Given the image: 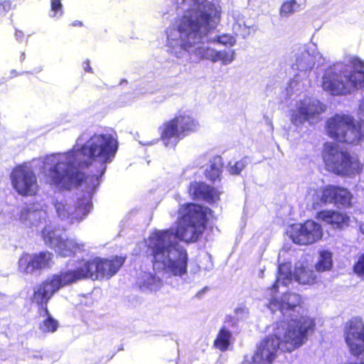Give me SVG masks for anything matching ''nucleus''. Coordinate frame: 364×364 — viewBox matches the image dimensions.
Instances as JSON below:
<instances>
[{
	"instance_id": "c9c22d12",
	"label": "nucleus",
	"mask_w": 364,
	"mask_h": 364,
	"mask_svg": "<svg viewBox=\"0 0 364 364\" xmlns=\"http://www.w3.org/2000/svg\"><path fill=\"white\" fill-rule=\"evenodd\" d=\"M26 58V53L25 52H21V55H20V61L21 62H23Z\"/></svg>"
},
{
	"instance_id": "6e6552de",
	"label": "nucleus",
	"mask_w": 364,
	"mask_h": 364,
	"mask_svg": "<svg viewBox=\"0 0 364 364\" xmlns=\"http://www.w3.org/2000/svg\"><path fill=\"white\" fill-rule=\"evenodd\" d=\"M358 86L364 87V71L348 72L328 68L322 77L323 90L334 96L350 94Z\"/></svg>"
},
{
	"instance_id": "a211bd4d",
	"label": "nucleus",
	"mask_w": 364,
	"mask_h": 364,
	"mask_svg": "<svg viewBox=\"0 0 364 364\" xmlns=\"http://www.w3.org/2000/svg\"><path fill=\"white\" fill-rule=\"evenodd\" d=\"M188 193L193 200H203L213 203L220 200V192L215 187L202 181H193L188 188Z\"/></svg>"
},
{
	"instance_id": "473e14b6",
	"label": "nucleus",
	"mask_w": 364,
	"mask_h": 364,
	"mask_svg": "<svg viewBox=\"0 0 364 364\" xmlns=\"http://www.w3.org/2000/svg\"><path fill=\"white\" fill-rule=\"evenodd\" d=\"M83 69L87 73H92V69L90 66V61L88 60L83 63Z\"/></svg>"
},
{
	"instance_id": "2eb2a0df",
	"label": "nucleus",
	"mask_w": 364,
	"mask_h": 364,
	"mask_svg": "<svg viewBox=\"0 0 364 364\" xmlns=\"http://www.w3.org/2000/svg\"><path fill=\"white\" fill-rule=\"evenodd\" d=\"M92 206L90 198L86 197L78 198L75 203L68 208L62 202L55 203L58 216L63 219L69 220L71 223H80L84 220L90 211Z\"/></svg>"
},
{
	"instance_id": "412c9836",
	"label": "nucleus",
	"mask_w": 364,
	"mask_h": 364,
	"mask_svg": "<svg viewBox=\"0 0 364 364\" xmlns=\"http://www.w3.org/2000/svg\"><path fill=\"white\" fill-rule=\"evenodd\" d=\"M294 278L301 284L312 285L317 282V277L314 272L303 264L295 267Z\"/></svg>"
},
{
	"instance_id": "9b49d317",
	"label": "nucleus",
	"mask_w": 364,
	"mask_h": 364,
	"mask_svg": "<svg viewBox=\"0 0 364 364\" xmlns=\"http://www.w3.org/2000/svg\"><path fill=\"white\" fill-rule=\"evenodd\" d=\"M41 233L45 243L50 247L55 248L57 253L62 257H73L84 250L83 242L73 238L64 239L55 228L45 227Z\"/></svg>"
},
{
	"instance_id": "4c0bfd02",
	"label": "nucleus",
	"mask_w": 364,
	"mask_h": 364,
	"mask_svg": "<svg viewBox=\"0 0 364 364\" xmlns=\"http://www.w3.org/2000/svg\"><path fill=\"white\" fill-rule=\"evenodd\" d=\"M361 232L364 235V225L360 227Z\"/></svg>"
},
{
	"instance_id": "b1692460",
	"label": "nucleus",
	"mask_w": 364,
	"mask_h": 364,
	"mask_svg": "<svg viewBox=\"0 0 364 364\" xmlns=\"http://www.w3.org/2000/svg\"><path fill=\"white\" fill-rule=\"evenodd\" d=\"M44 316H46V318L39 324V329L46 333L55 332L58 328V321L52 317L48 310V313H44Z\"/></svg>"
},
{
	"instance_id": "ea45409f",
	"label": "nucleus",
	"mask_w": 364,
	"mask_h": 364,
	"mask_svg": "<svg viewBox=\"0 0 364 364\" xmlns=\"http://www.w3.org/2000/svg\"><path fill=\"white\" fill-rule=\"evenodd\" d=\"M359 63H360L362 65H363V63L362 61L359 60Z\"/></svg>"
},
{
	"instance_id": "a878e982",
	"label": "nucleus",
	"mask_w": 364,
	"mask_h": 364,
	"mask_svg": "<svg viewBox=\"0 0 364 364\" xmlns=\"http://www.w3.org/2000/svg\"><path fill=\"white\" fill-rule=\"evenodd\" d=\"M299 4L296 0L284 1L280 6L279 15L284 17L291 15L299 10Z\"/></svg>"
},
{
	"instance_id": "6ab92c4d",
	"label": "nucleus",
	"mask_w": 364,
	"mask_h": 364,
	"mask_svg": "<svg viewBox=\"0 0 364 364\" xmlns=\"http://www.w3.org/2000/svg\"><path fill=\"white\" fill-rule=\"evenodd\" d=\"M316 218L338 230L348 227L350 222V217L346 213L335 210H320L316 213Z\"/></svg>"
},
{
	"instance_id": "393cba45",
	"label": "nucleus",
	"mask_w": 364,
	"mask_h": 364,
	"mask_svg": "<svg viewBox=\"0 0 364 364\" xmlns=\"http://www.w3.org/2000/svg\"><path fill=\"white\" fill-rule=\"evenodd\" d=\"M294 277L291 267L285 264H280L278 268L277 281H281V283L285 286L289 284Z\"/></svg>"
},
{
	"instance_id": "dca6fc26",
	"label": "nucleus",
	"mask_w": 364,
	"mask_h": 364,
	"mask_svg": "<svg viewBox=\"0 0 364 364\" xmlns=\"http://www.w3.org/2000/svg\"><path fill=\"white\" fill-rule=\"evenodd\" d=\"M320 195L318 196L321 204L326 205L332 203L336 206L349 208L352 205L353 195L350 191L343 186L335 185H327L319 190Z\"/></svg>"
},
{
	"instance_id": "7c9ffc66",
	"label": "nucleus",
	"mask_w": 364,
	"mask_h": 364,
	"mask_svg": "<svg viewBox=\"0 0 364 364\" xmlns=\"http://www.w3.org/2000/svg\"><path fill=\"white\" fill-rule=\"evenodd\" d=\"M50 10L53 12V17L61 16L63 14L61 0H50Z\"/></svg>"
},
{
	"instance_id": "58836bf2",
	"label": "nucleus",
	"mask_w": 364,
	"mask_h": 364,
	"mask_svg": "<svg viewBox=\"0 0 364 364\" xmlns=\"http://www.w3.org/2000/svg\"><path fill=\"white\" fill-rule=\"evenodd\" d=\"M148 279H149H149H150V280H154V278L153 277H151V276H149V277H148Z\"/></svg>"
},
{
	"instance_id": "c85d7f7f",
	"label": "nucleus",
	"mask_w": 364,
	"mask_h": 364,
	"mask_svg": "<svg viewBox=\"0 0 364 364\" xmlns=\"http://www.w3.org/2000/svg\"><path fill=\"white\" fill-rule=\"evenodd\" d=\"M353 272L364 280V252L361 253L353 266Z\"/></svg>"
},
{
	"instance_id": "423d86ee",
	"label": "nucleus",
	"mask_w": 364,
	"mask_h": 364,
	"mask_svg": "<svg viewBox=\"0 0 364 364\" xmlns=\"http://www.w3.org/2000/svg\"><path fill=\"white\" fill-rule=\"evenodd\" d=\"M326 131L329 137L338 143L356 145L364 140L362 123L349 114H336L328 118Z\"/></svg>"
},
{
	"instance_id": "2f4dec72",
	"label": "nucleus",
	"mask_w": 364,
	"mask_h": 364,
	"mask_svg": "<svg viewBox=\"0 0 364 364\" xmlns=\"http://www.w3.org/2000/svg\"><path fill=\"white\" fill-rule=\"evenodd\" d=\"M11 9V3L10 1H3L0 2V18L4 16Z\"/></svg>"
},
{
	"instance_id": "ddd939ff",
	"label": "nucleus",
	"mask_w": 364,
	"mask_h": 364,
	"mask_svg": "<svg viewBox=\"0 0 364 364\" xmlns=\"http://www.w3.org/2000/svg\"><path fill=\"white\" fill-rule=\"evenodd\" d=\"M326 109V107L318 100L304 98L299 102V105L291 115V122L299 126L308 121L314 123L321 119V114Z\"/></svg>"
},
{
	"instance_id": "39448f33",
	"label": "nucleus",
	"mask_w": 364,
	"mask_h": 364,
	"mask_svg": "<svg viewBox=\"0 0 364 364\" xmlns=\"http://www.w3.org/2000/svg\"><path fill=\"white\" fill-rule=\"evenodd\" d=\"M125 258L114 256L110 258L95 257L93 259H81L77 262V267L71 270L75 282L85 279H109L122 267Z\"/></svg>"
},
{
	"instance_id": "4468645a",
	"label": "nucleus",
	"mask_w": 364,
	"mask_h": 364,
	"mask_svg": "<svg viewBox=\"0 0 364 364\" xmlns=\"http://www.w3.org/2000/svg\"><path fill=\"white\" fill-rule=\"evenodd\" d=\"M11 183L16 192L23 196H33L37 190L34 172L23 165L16 166L11 174Z\"/></svg>"
},
{
	"instance_id": "72a5a7b5",
	"label": "nucleus",
	"mask_w": 364,
	"mask_h": 364,
	"mask_svg": "<svg viewBox=\"0 0 364 364\" xmlns=\"http://www.w3.org/2000/svg\"><path fill=\"white\" fill-rule=\"evenodd\" d=\"M279 282H281V281H277V278L275 282H274V284L272 286V289H274L275 291H277V289L279 287V284H278Z\"/></svg>"
},
{
	"instance_id": "cd10ccee",
	"label": "nucleus",
	"mask_w": 364,
	"mask_h": 364,
	"mask_svg": "<svg viewBox=\"0 0 364 364\" xmlns=\"http://www.w3.org/2000/svg\"><path fill=\"white\" fill-rule=\"evenodd\" d=\"M214 43H218L225 46H232L235 44V38L230 34L218 35L212 40Z\"/></svg>"
},
{
	"instance_id": "7ed1b4c3",
	"label": "nucleus",
	"mask_w": 364,
	"mask_h": 364,
	"mask_svg": "<svg viewBox=\"0 0 364 364\" xmlns=\"http://www.w3.org/2000/svg\"><path fill=\"white\" fill-rule=\"evenodd\" d=\"M296 305L272 299L269 308H277L283 319L276 323L274 335H270L259 343L252 356V364H272L280 348L283 352L291 353L303 346L310 333L314 331L315 321L308 316L293 318Z\"/></svg>"
},
{
	"instance_id": "4be33fe9",
	"label": "nucleus",
	"mask_w": 364,
	"mask_h": 364,
	"mask_svg": "<svg viewBox=\"0 0 364 364\" xmlns=\"http://www.w3.org/2000/svg\"><path fill=\"white\" fill-rule=\"evenodd\" d=\"M318 272L330 271L333 267V254L327 250L319 251L318 261L315 264Z\"/></svg>"
},
{
	"instance_id": "e433bc0d",
	"label": "nucleus",
	"mask_w": 364,
	"mask_h": 364,
	"mask_svg": "<svg viewBox=\"0 0 364 364\" xmlns=\"http://www.w3.org/2000/svg\"><path fill=\"white\" fill-rule=\"evenodd\" d=\"M23 33L21 31H16V36H17V38H20L21 36H23Z\"/></svg>"
},
{
	"instance_id": "1a4fd4ad",
	"label": "nucleus",
	"mask_w": 364,
	"mask_h": 364,
	"mask_svg": "<svg viewBox=\"0 0 364 364\" xmlns=\"http://www.w3.org/2000/svg\"><path fill=\"white\" fill-rule=\"evenodd\" d=\"M199 127L198 121L193 115L178 112L174 117L166 121L159 127L160 139L167 146L172 139L178 141L196 132Z\"/></svg>"
},
{
	"instance_id": "5701e85b",
	"label": "nucleus",
	"mask_w": 364,
	"mask_h": 364,
	"mask_svg": "<svg viewBox=\"0 0 364 364\" xmlns=\"http://www.w3.org/2000/svg\"><path fill=\"white\" fill-rule=\"evenodd\" d=\"M231 332L225 326L219 330V332L214 340L213 346L220 351H225L230 344Z\"/></svg>"
},
{
	"instance_id": "f03ea898",
	"label": "nucleus",
	"mask_w": 364,
	"mask_h": 364,
	"mask_svg": "<svg viewBox=\"0 0 364 364\" xmlns=\"http://www.w3.org/2000/svg\"><path fill=\"white\" fill-rule=\"evenodd\" d=\"M117 150L118 141L112 134H95L80 147L60 154L48 170V182L60 190L70 191L86 181L87 176L80 169L88 168L94 161L100 163L97 173L93 176L98 180Z\"/></svg>"
},
{
	"instance_id": "f3484780",
	"label": "nucleus",
	"mask_w": 364,
	"mask_h": 364,
	"mask_svg": "<svg viewBox=\"0 0 364 364\" xmlns=\"http://www.w3.org/2000/svg\"><path fill=\"white\" fill-rule=\"evenodd\" d=\"M53 257V253L48 251H42L32 255L23 254L19 258L18 267L26 273H33L37 270L49 268Z\"/></svg>"
},
{
	"instance_id": "9d476101",
	"label": "nucleus",
	"mask_w": 364,
	"mask_h": 364,
	"mask_svg": "<svg viewBox=\"0 0 364 364\" xmlns=\"http://www.w3.org/2000/svg\"><path fill=\"white\" fill-rule=\"evenodd\" d=\"M75 282L71 270L54 274L40 282L34 289L32 302L48 313V304L54 294L61 288Z\"/></svg>"
},
{
	"instance_id": "f8f14e48",
	"label": "nucleus",
	"mask_w": 364,
	"mask_h": 364,
	"mask_svg": "<svg viewBox=\"0 0 364 364\" xmlns=\"http://www.w3.org/2000/svg\"><path fill=\"white\" fill-rule=\"evenodd\" d=\"M287 234L294 243L310 245L321 240L323 229L320 224L312 220H307L303 223L291 225Z\"/></svg>"
},
{
	"instance_id": "c756f323",
	"label": "nucleus",
	"mask_w": 364,
	"mask_h": 364,
	"mask_svg": "<svg viewBox=\"0 0 364 364\" xmlns=\"http://www.w3.org/2000/svg\"><path fill=\"white\" fill-rule=\"evenodd\" d=\"M246 163L242 161H237L228 168V171L231 175L237 176L240 174L241 171L245 168Z\"/></svg>"
},
{
	"instance_id": "bb28decb",
	"label": "nucleus",
	"mask_w": 364,
	"mask_h": 364,
	"mask_svg": "<svg viewBox=\"0 0 364 364\" xmlns=\"http://www.w3.org/2000/svg\"><path fill=\"white\" fill-rule=\"evenodd\" d=\"M234 58V51L215 50L213 63L221 61L223 64L230 63Z\"/></svg>"
},
{
	"instance_id": "0eeeda50",
	"label": "nucleus",
	"mask_w": 364,
	"mask_h": 364,
	"mask_svg": "<svg viewBox=\"0 0 364 364\" xmlns=\"http://www.w3.org/2000/svg\"><path fill=\"white\" fill-rule=\"evenodd\" d=\"M321 154L326 169L336 175L350 176L363 170V166L358 159L333 143H325Z\"/></svg>"
},
{
	"instance_id": "f704fd0d",
	"label": "nucleus",
	"mask_w": 364,
	"mask_h": 364,
	"mask_svg": "<svg viewBox=\"0 0 364 364\" xmlns=\"http://www.w3.org/2000/svg\"><path fill=\"white\" fill-rule=\"evenodd\" d=\"M72 26H83V23L82 22L80 21H75L72 23Z\"/></svg>"
},
{
	"instance_id": "20e7f679",
	"label": "nucleus",
	"mask_w": 364,
	"mask_h": 364,
	"mask_svg": "<svg viewBox=\"0 0 364 364\" xmlns=\"http://www.w3.org/2000/svg\"><path fill=\"white\" fill-rule=\"evenodd\" d=\"M215 18H220V12L213 3L206 4L204 10L196 11L194 15L183 16L177 26L181 48L188 52L194 48V53L198 60L213 62L214 48L204 46H195L210 33V23Z\"/></svg>"
},
{
	"instance_id": "f257e3e1",
	"label": "nucleus",
	"mask_w": 364,
	"mask_h": 364,
	"mask_svg": "<svg viewBox=\"0 0 364 364\" xmlns=\"http://www.w3.org/2000/svg\"><path fill=\"white\" fill-rule=\"evenodd\" d=\"M179 212L176 228L153 232L146 242L145 250L155 272L174 277L187 273L188 257L187 250L173 239L186 243L197 242L206 229L208 215L213 211L208 207L187 203L181 206Z\"/></svg>"
},
{
	"instance_id": "aec40b11",
	"label": "nucleus",
	"mask_w": 364,
	"mask_h": 364,
	"mask_svg": "<svg viewBox=\"0 0 364 364\" xmlns=\"http://www.w3.org/2000/svg\"><path fill=\"white\" fill-rule=\"evenodd\" d=\"M224 164L220 156H215L210 161L207 168L205 171V176L211 183L220 181Z\"/></svg>"
}]
</instances>
